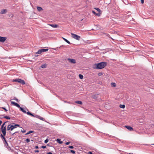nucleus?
<instances>
[{
  "label": "nucleus",
  "mask_w": 154,
  "mask_h": 154,
  "mask_svg": "<svg viewBox=\"0 0 154 154\" xmlns=\"http://www.w3.org/2000/svg\"><path fill=\"white\" fill-rule=\"evenodd\" d=\"M2 109H4L5 112H7V110L6 109V108L5 107H2Z\"/></svg>",
  "instance_id": "obj_39"
},
{
  "label": "nucleus",
  "mask_w": 154,
  "mask_h": 154,
  "mask_svg": "<svg viewBox=\"0 0 154 154\" xmlns=\"http://www.w3.org/2000/svg\"><path fill=\"white\" fill-rule=\"evenodd\" d=\"M7 39L6 37H2L0 36V42L4 43L5 42Z\"/></svg>",
  "instance_id": "obj_7"
},
{
  "label": "nucleus",
  "mask_w": 154,
  "mask_h": 154,
  "mask_svg": "<svg viewBox=\"0 0 154 154\" xmlns=\"http://www.w3.org/2000/svg\"><path fill=\"white\" fill-rule=\"evenodd\" d=\"M97 84H99L100 85H101L102 84V83L101 82H98V83H97Z\"/></svg>",
  "instance_id": "obj_42"
},
{
  "label": "nucleus",
  "mask_w": 154,
  "mask_h": 154,
  "mask_svg": "<svg viewBox=\"0 0 154 154\" xmlns=\"http://www.w3.org/2000/svg\"><path fill=\"white\" fill-rule=\"evenodd\" d=\"M70 152L73 154H75V151L73 150H71Z\"/></svg>",
  "instance_id": "obj_34"
},
{
  "label": "nucleus",
  "mask_w": 154,
  "mask_h": 154,
  "mask_svg": "<svg viewBox=\"0 0 154 154\" xmlns=\"http://www.w3.org/2000/svg\"><path fill=\"white\" fill-rule=\"evenodd\" d=\"M47 64L46 63H45L43 64L41 66V67H46L47 66Z\"/></svg>",
  "instance_id": "obj_28"
},
{
  "label": "nucleus",
  "mask_w": 154,
  "mask_h": 154,
  "mask_svg": "<svg viewBox=\"0 0 154 154\" xmlns=\"http://www.w3.org/2000/svg\"><path fill=\"white\" fill-rule=\"evenodd\" d=\"M17 133H18V132H17V131L15 132H14V133L12 134L11 136H13L14 135V134H15Z\"/></svg>",
  "instance_id": "obj_43"
},
{
  "label": "nucleus",
  "mask_w": 154,
  "mask_h": 154,
  "mask_svg": "<svg viewBox=\"0 0 154 154\" xmlns=\"http://www.w3.org/2000/svg\"><path fill=\"white\" fill-rule=\"evenodd\" d=\"M75 103H76L79 104H82V102L80 101H75Z\"/></svg>",
  "instance_id": "obj_21"
},
{
  "label": "nucleus",
  "mask_w": 154,
  "mask_h": 154,
  "mask_svg": "<svg viewBox=\"0 0 154 154\" xmlns=\"http://www.w3.org/2000/svg\"><path fill=\"white\" fill-rule=\"evenodd\" d=\"M21 132L23 133H24L26 131L23 129V130H21Z\"/></svg>",
  "instance_id": "obj_44"
},
{
  "label": "nucleus",
  "mask_w": 154,
  "mask_h": 154,
  "mask_svg": "<svg viewBox=\"0 0 154 154\" xmlns=\"http://www.w3.org/2000/svg\"><path fill=\"white\" fill-rule=\"evenodd\" d=\"M64 102H65V103H70L69 102H67V101H64Z\"/></svg>",
  "instance_id": "obj_47"
},
{
  "label": "nucleus",
  "mask_w": 154,
  "mask_h": 154,
  "mask_svg": "<svg viewBox=\"0 0 154 154\" xmlns=\"http://www.w3.org/2000/svg\"><path fill=\"white\" fill-rule=\"evenodd\" d=\"M79 76L80 79H82L83 78V75L82 74H79Z\"/></svg>",
  "instance_id": "obj_31"
},
{
  "label": "nucleus",
  "mask_w": 154,
  "mask_h": 154,
  "mask_svg": "<svg viewBox=\"0 0 154 154\" xmlns=\"http://www.w3.org/2000/svg\"><path fill=\"white\" fill-rule=\"evenodd\" d=\"M49 140L48 139H46L44 141L45 143H47L48 142Z\"/></svg>",
  "instance_id": "obj_36"
},
{
  "label": "nucleus",
  "mask_w": 154,
  "mask_h": 154,
  "mask_svg": "<svg viewBox=\"0 0 154 154\" xmlns=\"http://www.w3.org/2000/svg\"><path fill=\"white\" fill-rule=\"evenodd\" d=\"M47 145H48V146H49V145L48 144H47Z\"/></svg>",
  "instance_id": "obj_58"
},
{
  "label": "nucleus",
  "mask_w": 154,
  "mask_h": 154,
  "mask_svg": "<svg viewBox=\"0 0 154 154\" xmlns=\"http://www.w3.org/2000/svg\"><path fill=\"white\" fill-rule=\"evenodd\" d=\"M0 137L2 140L5 147L7 148L9 150H11V147L9 146L5 137H4V136H3L2 134H1Z\"/></svg>",
  "instance_id": "obj_1"
},
{
  "label": "nucleus",
  "mask_w": 154,
  "mask_h": 154,
  "mask_svg": "<svg viewBox=\"0 0 154 154\" xmlns=\"http://www.w3.org/2000/svg\"><path fill=\"white\" fill-rule=\"evenodd\" d=\"M103 75V73L101 72H99L98 73V75L99 76H101L102 75Z\"/></svg>",
  "instance_id": "obj_38"
},
{
  "label": "nucleus",
  "mask_w": 154,
  "mask_h": 154,
  "mask_svg": "<svg viewBox=\"0 0 154 154\" xmlns=\"http://www.w3.org/2000/svg\"><path fill=\"white\" fill-rule=\"evenodd\" d=\"M49 25L53 28H57L58 27V25L57 24H50Z\"/></svg>",
  "instance_id": "obj_14"
},
{
  "label": "nucleus",
  "mask_w": 154,
  "mask_h": 154,
  "mask_svg": "<svg viewBox=\"0 0 154 154\" xmlns=\"http://www.w3.org/2000/svg\"><path fill=\"white\" fill-rule=\"evenodd\" d=\"M8 122V121H6V122H5L2 125V126H1V127H2V128H3V127H4V126L5 125V124L7 123V122Z\"/></svg>",
  "instance_id": "obj_32"
},
{
  "label": "nucleus",
  "mask_w": 154,
  "mask_h": 154,
  "mask_svg": "<svg viewBox=\"0 0 154 154\" xmlns=\"http://www.w3.org/2000/svg\"><path fill=\"white\" fill-rule=\"evenodd\" d=\"M94 9H96V10H97L99 12V13H101V10L98 8H95Z\"/></svg>",
  "instance_id": "obj_24"
},
{
  "label": "nucleus",
  "mask_w": 154,
  "mask_h": 154,
  "mask_svg": "<svg viewBox=\"0 0 154 154\" xmlns=\"http://www.w3.org/2000/svg\"><path fill=\"white\" fill-rule=\"evenodd\" d=\"M70 143V142H67L66 143V145H68Z\"/></svg>",
  "instance_id": "obj_46"
},
{
  "label": "nucleus",
  "mask_w": 154,
  "mask_h": 154,
  "mask_svg": "<svg viewBox=\"0 0 154 154\" xmlns=\"http://www.w3.org/2000/svg\"><path fill=\"white\" fill-rule=\"evenodd\" d=\"M40 119L42 121H44V119L42 117L39 116L38 118Z\"/></svg>",
  "instance_id": "obj_37"
},
{
  "label": "nucleus",
  "mask_w": 154,
  "mask_h": 154,
  "mask_svg": "<svg viewBox=\"0 0 154 154\" xmlns=\"http://www.w3.org/2000/svg\"><path fill=\"white\" fill-rule=\"evenodd\" d=\"M141 2L142 4L144 3V0H141Z\"/></svg>",
  "instance_id": "obj_50"
},
{
  "label": "nucleus",
  "mask_w": 154,
  "mask_h": 154,
  "mask_svg": "<svg viewBox=\"0 0 154 154\" xmlns=\"http://www.w3.org/2000/svg\"><path fill=\"white\" fill-rule=\"evenodd\" d=\"M12 100H15L16 101H17L18 102V99L16 97H14V98Z\"/></svg>",
  "instance_id": "obj_35"
},
{
  "label": "nucleus",
  "mask_w": 154,
  "mask_h": 154,
  "mask_svg": "<svg viewBox=\"0 0 154 154\" xmlns=\"http://www.w3.org/2000/svg\"><path fill=\"white\" fill-rule=\"evenodd\" d=\"M1 131H2V135L3 136H4V137H5L6 134V126H5L4 127H3V128H2V127L1 128Z\"/></svg>",
  "instance_id": "obj_5"
},
{
  "label": "nucleus",
  "mask_w": 154,
  "mask_h": 154,
  "mask_svg": "<svg viewBox=\"0 0 154 154\" xmlns=\"http://www.w3.org/2000/svg\"><path fill=\"white\" fill-rule=\"evenodd\" d=\"M19 108H20V110L21 111L23 112V113H26V112L25 110L23 108L20 107Z\"/></svg>",
  "instance_id": "obj_16"
},
{
  "label": "nucleus",
  "mask_w": 154,
  "mask_h": 154,
  "mask_svg": "<svg viewBox=\"0 0 154 154\" xmlns=\"http://www.w3.org/2000/svg\"><path fill=\"white\" fill-rule=\"evenodd\" d=\"M20 83H21L22 85H24L25 84V82L24 80L20 79Z\"/></svg>",
  "instance_id": "obj_18"
},
{
  "label": "nucleus",
  "mask_w": 154,
  "mask_h": 154,
  "mask_svg": "<svg viewBox=\"0 0 154 154\" xmlns=\"http://www.w3.org/2000/svg\"><path fill=\"white\" fill-rule=\"evenodd\" d=\"M26 142L28 143L30 141V140L29 138H27L26 140Z\"/></svg>",
  "instance_id": "obj_33"
},
{
  "label": "nucleus",
  "mask_w": 154,
  "mask_h": 154,
  "mask_svg": "<svg viewBox=\"0 0 154 154\" xmlns=\"http://www.w3.org/2000/svg\"><path fill=\"white\" fill-rule=\"evenodd\" d=\"M69 148L72 149L74 148V147H73V146H69Z\"/></svg>",
  "instance_id": "obj_40"
},
{
  "label": "nucleus",
  "mask_w": 154,
  "mask_h": 154,
  "mask_svg": "<svg viewBox=\"0 0 154 154\" xmlns=\"http://www.w3.org/2000/svg\"><path fill=\"white\" fill-rule=\"evenodd\" d=\"M94 68L95 69H102L103 68Z\"/></svg>",
  "instance_id": "obj_56"
},
{
  "label": "nucleus",
  "mask_w": 154,
  "mask_h": 154,
  "mask_svg": "<svg viewBox=\"0 0 154 154\" xmlns=\"http://www.w3.org/2000/svg\"><path fill=\"white\" fill-rule=\"evenodd\" d=\"M35 148L36 149H38L39 148V147L38 146H35Z\"/></svg>",
  "instance_id": "obj_52"
},
{
  "label": "nucleus",
  "mask_w": 154,
  "mask_h": 154,
  "mask_svg": "<svg viewBox=\"0 0 154 154\" xmlns=\"http://www.w3.org/2000/svg\"><path fill=\"white\" fill-rule=\"evenodd\" d=\"M119 107L122 108H124L125 107V106L124 105H120Z\"/></svg>",
  "instance_id": "obj_30"
},
{
  "label": "nucleus",
  "mask_w": 154,
  "mask_h": 154,
  "mask_svg": "<svg viewBox=\"0 0 154 154\" xmlns=\"http://www.w3.org/2000/svg\"><path fill=\"white\" fill-rule=\"evenodd\" d=\"M7 129L8 131H9L10 130L11 131V127L9 125L8 126L7 128Z\"/></svg>",
  "instance_id": "obj_25"
},
{
  "label": "nucleus",
  "mask_w": 154,
  "mask_h": 154,
  "mask_svg": "<svg viewBox=\"0 0 154 154\" xmlns=\"http://www.w3.org/2000/svg\"><path fill=\"white\" fill-rule=\"evenodd\" d=\"M38 10L39 11H41L42 10V8L40 7H37Z\"/></svg>",
  "instance_id": "obj_19"
},
{
  "label": "nucleus",
  "mask_w": 154,
  "mask_h": 154,
  "mask_svg": "<svg viewBox=\"0 0 154 154\" xmlns=\"http://www.w3.org/2000/svg\"><path fill=\"white\" fill-rule=\"evenodd\" d=\"M33 132H34L33 131H29L26 134V135H27Z\"/></svg>",
  "instance_id": "obj_27"
},
{
  "label": "nucleus",
  "mask_w": 154,
  "mask_h": 154,
  "mask_svg": "<svg viewBox=\"0 0 154 154\" xmlns=\"http://www.w3.org/2000/svg\"><path fill=\"white\" fill-rule=\"evenodd\" d=\"M64 47V46H63V45H62V46H60V47H59V48H61V47Z\"/></svg>",
  "instance_id": "obj_55"
},
{
  "label": "nucleus",
  "mask_w": 154,
  "mask_h": 154,
  "mask_svg": "<svg viewBox=\"0 0 154 154\" xmlns=\"http://www.w3.org/2000/svg\"><path fill=\"white\" fill-rule=\"evenodd\" d=\"M34 117H35L36 118H39V116H38V115H35V116H34Z\"/></svg>",
  "instance_id": "obj_48"
},
{
  "label": "nucleus",
  "mask_w": 154,
  "mask_h": 154,
  "mask_svg": "<svg viewBox=\"0 0 154 154\" xmlns=\"http://www.w3.org/2000/svg\"><path fill=\"white\" fill-rule=\"evenodd\" d=\"M48 49H42L39 50L36 53V54H41L42 53L44 52H45L47 51H48Z\"/></svg>",
  "instance_id": "obj_6"
},
{
  "label": "nucleus",
  "mask_w": 154,
  "mask_h": 154,
  "mask_svg": "<svg viewBox=\"0 0 154 154\" xmlns=\"http://www.w3.org/2000/svg\"><path fill=\"white\" fill-rule=\"evenodd\" d=\"M7 129L8 131H9L10 130L11 131V127L9 125L8 126L7 128Z\"/></svg>",
  "instance_id": "obj_26"
},
{
  "label": "nucleus",
  "mask_w": 154,
  "mask_h": 154,
  "mask_svg": "<svg viewBox=\"0 0 154 154\" xmlns=\"http://www.w3.org/2000/svg\"><path fill=\"white\" fill-rule=\"evenodd\" d=\"M63 39L67 43H68V44H70V42H69V41H68L67 39L64 38H63Z\"/></svg>",
  "instance_id": "obj_20"
},
{
  "label": "nucleus",
  "mask_w": 154,
  "mask_h": 154,
  "mask_svg": "<svg viewBox=\"0 0 154 154\" xmlns=\"http://www.w3.org/2000/svg\"><path fill=\"white\" fill-rule=\"evenodd\" d=\"M20 79H14L13 80V81L16 82H17L18 83H20Z\"/></svg>",
  "instance_id": "obj_15"
},
{
  "label": "nucleus",
  "mask_w": 154,
  "mask_h": 154,
  "mask_svg": "<svg viewBox=\"0 0 154 154\" xmlns=\"http://www.w3.org/2000/svg\"><path fill=\"white\" fill-rule=\"evenodd\" d=\"M88 153L89 154H92V152H91V151L88 152Z\"/></svg>",
  "instance_id": "obj_49"
},
{
  "label": "nucleus",
  "mask_w": 154,
  "mask_h": 154,
  "mask_svg": "<svg viewBox=\"0 0 154 154\" xmlns=\"http://www.w3.org/2000/svg\"><path fill=\"white\" fill-rule=\"evenodd\" d=\"M152 145H154V144H152Z\"/></svg>",
  "instance_id": "obj_59"
},
{
  "label": "nucleus",
  "mask_w": 154,
  "mask_h": 154,
  "mask_svg": "<svg viewBox=\"0 0 154 154\" xmlns=\"http://www.w3.org/2000/svg\"><path fill=\"white\" fill-rule=\"evenodd\" d=\"M11 128V131H12L14 129L16 128L17 127H20L19 125L14 123H13L9 124Z\"/></svg>",
  "instance_id": "obj_3"
},
{
  "label": "nucleus",
  "mask_w": 154,
  "mask_h": 154,
  "mask_svg": "<svg viewBox=\"0 0 154 154\" xmlns=\"http://www.w3.org/2000/svg\"><path fill=\"white\" fill-rule=\"evenodd\" d=\"M107 65L106 62H101L98 63H95L93 65V67H105Z\"/></svg>",
  "instance_id": "obj_2"
},
{
  "label": "nucleus",
  "mask_w": 154,
  "mask_h": 154,
  "mask_svg": "<svg viewBox=\"0 0 154 154\" xmlns=\"http://www.w3.org/2000/svg\"><path fill=\"white\" fill-rule=\"evenodd\" d=\"M39 151L38 150H36L35 151V152H38Z\"/></svg>",
  "instance_id": "obj_53"
},
{
  "label": "nucleus",
  "mask_w": 154,
  "mask_h": 154,
  "mask_svg": "<svg viewBox=\"0 0 154 154\" xmlns=\"http://www.w3.org/2000/svg\"><path fill=\"white\" fill-rule=\"evenodd\" d=\"M60 144H62L63 143V142L61 140V139L59 138H57L56 140Z\"/></svg>",
  "instance_id": "obj_12"
},
{
  "label": "nucleus",
  "mask_w": 154,
  "mask_h": 154,
  "mask_svg": "<svg viewBox=\"0 0 154 154\" xmlns=\"http://www.w3.org/2000/svg\"><path fill=\"white\" fill-rule=\"evenodd\" d=\"M46 147V146H41V148L43 149L45 148Z\"/></svg>",
  "instance_id": "obj_41"
},
{
  "label": "nucleus",
  "mask_w": 154,
  "mask_h": 154,
  "mask_svg": "<svg viewBox=\"0 0 154 154\" xmlns=\"http://www.w3.org/2000/svg\"><path fill=\"white\" fill-rule=\"evenodd\" d=\"M3 118L8 119H11V118L10 117L7 116H5Z\"/></svg>",
  "instance_id": "obj_29"
},
{
  "label": "nucleus",
  "mask_w": 154,
  "mask_h": 154,
  "mask_svg": "<svg viewBox=\"0 0 154 154\" xmlns=\"http://www.w3.org/2000/svg\"><path fill=\"white\" fill-rule=\"evenodd\" d=\"M71 35H72V37L73 38L78 40H80L81 38L80 36L73 33H71Z\"/></svg>",
  "instance_id": "obj_4"
},
{
  "label": "nucleus",
  "mask_w": 154,
  "mask_h": 154,
  "mask_svg": "<svg viewBox=\"0 0 154 154\" xmlns=\"http://www.w3.org/2000/svg\"><path fill=\"white\" fill-rule=\"evenodd\" d=\"M67 60L69 62L72 63H76L75 60L73 59L68 58Z\"/></svg>",
  "instance_id": "obj_8"
},
{
  "label": "nucleus",
  "mask_w": 154,
  "mask_h": 154,
  "mask_svg": "<svg viewBox=\"0 0 154 154\" xmlns=\"http://www.w3.org/2000/svg\"><path fill=\"white\" fill-rule=\"evenodd\" d=\"M129 154H133L132 153H129Z\"/></svg>",
  "instance_id": "obj_57"
},
{
  "label": "nucleus",
  "mask_w": 154,
  "mask_h": 154,
  "mask_svg": "<svg viewBox=\"0 0 154 154\" xmlns=\"http://www.w3.org/2000/svg\"><path fill=\"white\" fill-rule=\"evenodd\" d=\"M125 127L128 130H130V131H132L133 130V128L129 126H125Z\"/></svg>",
  "instance_id": "obj_10"
},
{
  "label": "nucleus",
  "mask_w": 154,
  "mask_h": 154,
  "mask_svg": "<svg viewBox=\"0 0 154 154\" xmlns=\"http://www.w3.org/2000/svg\"><path fill=\"white\" fill-rule=\"evenodd\" d=\"M111 86L112 87H115L116 86V84L115 83L112 82L111 83Z\"/></svg>",
  "instance_id": "obj_23"
},
{
  "label": "nucleus",
  "mask_w": 154,
  "mask_h": 154,
  "mask_svg": "<svg viewBox=\"0 0 154 154\" xmlns=\"http://www.w3.org/2000/svg\"><path fill=\"white\" fill-rule=\"evenodd\" d=\"M2 121L1 120H0V126L1 125V124L2 123Z\"/></svg>",
  "instance_id": "obj_54"
},
{
  "label": "nucleus",
  "mask_w": 154,
  "mask_h": 154,
  "mask_svg": "<svg viewBox=\"0 0 154 154\" xmlns=\"http://www.w3.org/2000/svg\"><path fill=\"white\" fill-rule=\"evenodd\" d=\"M99 94H97L94 95L93 98L94 99L97 100L98 98Z\"/></svg>",
  "instance_id": "obj_13"
},
{
  "label": "nucleus",
  "mask_w": 154,
  "mask_h": 154,
  "mask_svg": "<svg viewBox=\"0 0 154 154\" xmlns=\"http://www.w3.org/2000/svg\"><path fill=\"white\" fill-rule=\"evenodd\" d=\"M46 154H52V153L51 152H50L47 153Z\"/></svg>",
  "instance_id": "obj_51"
},
{
  "label": "nucleus",
  "mask_w": 154,
  "mask_h": 154,
  "mask_svg": "<svg viewBox=\"0 0 154 154\" xmlns=\"http://www.w3.org/2000/svg\"><path fill=\"white\" fill-rule=\"evenodd\" d=\"M4 116V115H1L0 116V119H2L3 118V117H2Z\"/></svg>",
  "instance_id": "obj_45"
},
{
  "label": "nucleus",
  "mask_w": 154,
  "mask_h": 154,
  "mask_svg": "<svg viewBox=\"0 0 154 154\" xmlns=\"http://www.w3.org/2000/svg\"><path fill=\"white\" fill-rule=\"evenodd\" d=\"M92 13L98 16V17H100V16L101 13H96L94 11H92Z\"/></svg>",
  "instance_id": "obj_11"
},
{
  "label": "nucleus",
  "mask_w": 154,
  "mask_h": 154,
  "mask_svg": "<svg viewBox=\"0 0 154 154\" xmlns=\"http://www.w3.org/2000/svg\"><path fill=\"white\" fill-rule=\"evenodd\" d=\"M6 9H3L0 12L1 14H4L6 13Z\"/></svg>",
  "instance_id": "obj_17"
},
{
  "label": "nucleus",
  "mask_w": 154,
  "mask_h": 154,
  "mask_svg": "<svg viewBox=\"0 0 154 154\" xmlns=\"http://www.w3.org/2000/svg\"><path fill=\"white\" fill-rule=\"evenodd\" d=\"M11 103L12 104L15 105L18 108H19L20 107V106L17 103H15L14 102L11 101Z\"/></svg>",
  "instance_id": "obj_9"
},
{
  "label": "nucleus",
  "mask_w": 154,
  "mask_h": 154,
  "mask_svg": "<svg viewBox=\"0 0 154 154\" xmlns=\"http://www.w3.org/2000/svg\"><path fill=\"white\" fill-rule=\"evenodd\" d=\"M26 113L27 114V115H29L31 116H34L33 114L32 113H31L29 112H26Z\"/></svg>",
  "instance_id": "obj_22"
}]
</instances>
